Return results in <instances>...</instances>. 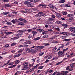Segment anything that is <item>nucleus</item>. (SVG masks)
<instances>
[{
    "label": "nucleus",
    "mask_w": 75,
    "mask_h": 75,
    "mask_svg": "<svg viewBox=\"0 0 75 75\" xmlns=\"http://www.w3.org/2000/svg\"><path fill=\"white\" fill-rule=\"evenodd\" d=\"M24 4L26 5H27L28 7H33V6L32 5V4L31 3V2L27 1H25L24 2Z\"/></svg>",
    "instance_id": "obj_1"
},
{
    "label": "nucleus",
    "mask_w": 75,
    "mask_h": 75,
    "mask_svg": "<svg viewBox=\"0 0 75 75\" xmlns=\"http://www.w3.org/2000/svg\"><path fill=\"white\" fill-rule=\"evenodd\" d=\"M58 57H64V54L62 51H60L58 53Z\"/></svg>",
    "instance_id": "obj_2"
},
{
    "label": "nucleus",
    "mask_w": 75,
    "mask_h": 75,
    "mask_svg": "<svg viewBox=\"0 0 75 75\" xmlns=\"http://www.w3.org/2000/svg\"><path fill=\"white\" fill-rule=\"evenodd\" d=\"M11 22H12L13 24H17V23H19V21H18L17 19H13L11 21Z\"/></svg>",
    "instance_id": "obj_3"
},
{
    "label": "nucleus",
    "mask_w": 75,
    "mask_h": 75,
    "mask_svg": "<svg viewBox=\"0 0 75 75\" xmlns=\"http://www.w3.org/2000/svg\"><path fill=\"white\" fill-rule=\"evenodd\" d=\"M39 66V64H37L36 66L33 67V68L32 69L30 70V72H32V71H34V69H35V68H37V67H38Z\"/></svg>",
    "instance_id": "obj_4"
},
{
    "label": "nucleus",
    "mask_w": 75,
    "mask_h": 75,
    "mask_svg": "<svg viewBox=\"0 0 75 75\" xmlns=\"http://www.w3.org/2000/svg\"><path fill=\"white\" fill-rule=\"evenodd\" d=\"M67 16V17H70V18H71V20L74 18L73 17H74V14H68Z\"/></svg>",
    "instance_id": "obj_5"
},
{
    "label": "nucleus",
    "mask_w": 75,
    "mask_h": 75,
    "mask_svg": "<svg viewBox=\"0 0 75 75\" xmlns=\"http://www.w3.org/2000/svg\"><path fill=\"white\" fill-rule=\"evenodd\" d=\"M25 11L26 13H31L32 12L31 10L29 9H26Z\"/></svg>",
    "instance_id": "obj_6"
},
{
    "label": "nucleus",
    "mask_w": 75,
    "mask_h": 75,
    "mask_svg": "<svg viewBox=\"0 0 75 75\" xmlns=\"http://www.w3.org/2000/svg\"><path fill=\"white\" fill-rule=\"evenodd\" d=\"M61 25L64 27V28H67L68 27V25L66 24H62Z\"/></svg>",
    "instance_id": "obj_7"
},
{
    "label": "nucleus",
    "mask_w": 75,
    "mask_h": 75,
    "mask_svg": "<svg viewBox=\"0 0 75 75\" xmlns=\"http://www.w3.org/2000/svg\"><path fill=\"white\" fill-rule=\"evenodd\" d=\"M38 14H40L39 16L40 17H42V16H44L45 14H44V13H43L42 12H39L38 13Z\"/></svg>",
    "instance_id": "obj_8"
},
{
    "label": "nucleus",
    "mask_w": 75,
    "mask_h": 75,
    "mask_svg": "<svg viewBox=\"0 0 75 75\" xmlns=\"http://www.w3.org/2000/svg\"><path fill=\"white\" fill-rule=\"evenodd\" d=\"M23 67L24 68V69L25 70H27V69H29V67H28V65L25 64V65Z\"/></svg>",
    "instance_id": "obj_9"
},
{
    "label": "nucleus",
    "mask_w": 75,
    "mask_h": 75,
    "mask_svg": "<svg viewBox=\"0 0 75 75\" xmlns=\"http://www.w3.org/2000/svg\"><path fill=\"white\" fill-rule=\"evenodd\" d=\"M56 15L57 17L59 18H60V17H61V14H60L59 13H56Z\"/></svg>",
    "instance_id": "obj_10"
},
{
    "label": "nucleus",
    "mask_w": 75,
    "mask_h": 75,
    "mask_svg": "<svg viewBox=\"0 0 75 75\" xmlns=\"http://www.w3.org/2000/svg\"><path fill=\"white\" fill-rule=\"evenodd\" d=\"M70 4H65V7H70L71 5Z\"/></svg>",
    "instance_id": "obj_11"
},
{
    "label": "nucleus",
    "mask_w": 75,
    "mask_h": 75,
    "mask_svg": "<svg viewBox=\"0 0 75 75\" xmlns=\"http://www.w3.org/2000/svg\"><path fill=\"white\" fill-rule=\"evenodd\" d=\"M4 6L6 7H11V5L8 4H5Z\"/></svg>",
    "instance_id": "obj_12"
},
{
    "label": "nucleus",
    "mask_w": 75,
    "mask_h": 75,
    "mask_svg": "<svg viewBox=\"0 0 75 75\" xmlns=\"http://www.w3.org/2000/svg\"><path fill=\"white\" fill-rule=\"evenodd\" d=\"M38 47L40 50H42L45 48V46H38Z\"/></svg>",
    "instance_id": "obj_13"
},
{
    "label": "nucleus",
    "mask_w": 75,
    "mask_h": 75,
    "mask_svg": "<svg viewBox=\"0 0 75 75\" xmlns=\"http://www.w3.org/2000/svg\"><path fill=\"white\" fill-rule=\"evenodd\" d=\"M42 37L43 38H48V37H49V35H45L43 36Z\"/></svg>",
    "instance_id": "obj_14"
},
{
    "label": "nucleus",
    "mask_w": 75,
    "mask_h": 75,
    "mask_svg": "<svg viewBox=\"0 0 75 75\" xmlns=\"http://www.w3.org/2000/svg\"><path fill=\"white\" fill-rule=\"evenodd\" d=\"M44 67L42 66H40L38 67V69H43V68H44Z\"/></svg>",
    "instance_id": "obj_15"
},
{
    "label": "nucleus",
    "mask_w": 75,
    "mask_h": 75,
    "mask_svg": "<svg viewBox=\"0 0 75 75\" xmlns=\"http://www.w3.org/2000/svg\"><path fill=\"white\" fill-rule=\"evenodd\" d=\"M49 7H50V8H52L53 9H54V6L51 5V4H50L48 5Z\"/></svg>",
    "instance_id": "obj_16"
},
{
    "label": "nucleus",
    "mask_w": 75,
    "mask_h": 75,
    "mask_svg": "<svg viewBox=\"0 0 75 75\" xmlns=\"http://www.w3.org/2000/svg\"><path fill=\"white\" fill-rule=\"evenodd\" d=\"M40 39V37H38L35 38L34 39H33V40H34L35 41H37V40H38Z\"/></svg>",
    "instance_id": "obj_17"
},
{
    "label": "nucleus",
    "mask_w": 75,
    "mask_h": 75,
    "mask_svg": "<svg viewBox=\"0 0 75 75\" xmlns=\"http://www.w3.org/2000/svg\"><path fill=\"white\" fill-rule=\"evenodd\" d=\"M37 30L38 31H39L40 33L44 31V30L42 29H37Z\"/></svg>",
    "instance_id": "obj_18"
},
{
    "label": "nucleus",
    "mask_w": 75,
    "mask_h": 75,
    "mask_svg": "<svg viewBox=\"0 0 75 75\" xmlns=\"http://www.w3.org/2000/svg\"><path fill=\"white\" fill-rule=\"evenodd\" d=\"M65 1V0H61L59 1V3H64Z\"/></svg>",
    "instance_id": "obj_19"
},
{
    "label": "nucleus",
    "mask_w": 75,
    "mask_h": 75,
    "mask_svg": "<svg viewBox=\"0 0 75 75\" xmlns=\"http://www.w3.org/2000/svg\"><path fill=\"white\" fill-rule=\"evenodd\" d=\"M8 17H11L12 18H13L14 17V16L13 15H8Z\"/></svg>",
    "instance_id": "obj_20"
},
{
    "label": "nucleus",
    "mask_w": 75,
    "mask_h": 75,
    "mask_svg": "<svg viewBox=\"0 0 75 75\" xmlns=\"http://www.w3.org/2000/svg\"><path fill=\"white\" fill-rule=\"evenodd\" d=\"M9 12H4L2 13V14L4 15H6V14H9Z\"/></svg>",
    "instance_id": "obj_21"
},
{
    "label": "nucleus",
    "mask_w": 75,
    "mask_h": 75,
    "mask_svg": "<svg viewBox=\"0 0 75 75\" xmlns=\"http://www.w3.org/2000/svg\"><path fill=\"white\" fill-rule=\"evenodd\" d=\"M18 37H14L13 38L11 39V40H16L17 39H18Z\"/></svg>",
    "instance_id": "obj_22"
},
{
    "label": "nucleus",
    "mask_w": 75,
    "mask_h": 75,
    "mask_svg": "<svg viewBox=\"0 0 75 75\" xmlns=\"http://www.w3.org/2000/svg\"><path fill=\"white\" fill-rule=\"evenodd\" d=\"M6 24L8 25H11L12 23L11 22H8L6 23Z\"/></svg>",
    "instance_id": "obj_23"
},
{
    "label": "nucleus",
    "mask_w": 75,
    "mask_h": 75,
    "mask_svg": "<svg viewBox=\"0 0 75 75\" xmlns=\"http://www.w3.org/2000/svg\"><path fill=\"white\" fill-rule=\"evenodd\" d=\"M18 25H24V23L23 22H19L18 23Z\"/></svg>",
    "instance_id": "obj_24"
},
{
    "label": "nucleus",
    "mask_w": 75,
    "mask_h": 75,
    "mask_svg": "<svg viewBox=\"0 0 75 75\" xmlns=\"http://www.w3.org/2000/svg\"><path fill=\"white\" fill-rule=\"evenodd\" d=\"M70 29V31L72 32V33H75V30H74L73 29H71V28H69Z\"/></svg>",
    "instance_id": "obj_25"
},
{
    "label": "nucleus",
    "mask_w": 75,
    "mask_h": 75,
    "mask_svg": "<svg viewBox=\"0 0 75 75\" xmlns=\"http://www.w3.org/2000/svg\"><path fill=\"white\" fill-rule=\"evenodd\" d=\"M57 49V46H55L54 47H52V50L53 51H55Z\"/></svg>",
    "instance_id": "obj_26"
},
{
    "label": "nucleus",
    "mask_w": 75,
    "mask_h": 75,
    "mask_svg": "<svg viewBox=\"0 0 75 75\" xmlns=\"http://www.w3.org/2000/svg\"><path fill=\"white\" fill-rule=\"evenodd\" d=\"M68 50V48H66L64 49H63V54L64 53V52H65L67 51V50Z\"/></svg>",
    "instance_id": "obj_27"
},
{
    "label": "nucleus",
    "mask_w": 75,
    "mask_h": 75,
    "mask_svg": "<svg viewBox=\"0 0 75 75\" xmlns=\"http://www.w3.org/2000/svg\"><path fill=\"white\" fill-rule=\"evenodd\" d=\"M55 30L57 31H58L59 32L60 31V29H59V28H55Z\"/></svg>",
    "instance_id": "obj_28"
},
{
    "label": "nucleus",
    "mask_w": 75,
    "mask_h": 75,
    "mask_svg": "<svg viewBox=\"0 0 75 75\" xmlns=\"http://www.w3.org/2000/svg\"><path fill=\"white\" fill-rule=\"evenodd\" d=\"M25 19H23V18H19L18 19V20H19V21H24L25 20Z\"/></svg>",
    "instance_id": "obj_29"
},
{
    "label": "nucleus",
    "mask_w": 75,
    "mask_h": 75,
    "mask_svg": "<svg viewBox=\"0 0 75 75\" xmlns=\"http://www.w3.org/2000/svg\"><path fill=\"white\" fill-rule=\"evenodd\" d=\"M21 55V54H17L16 55L14 56V58H16V57H18L19 56H20Z\"/></svg>",
    "instance_id": "obj_30"
},
{
    "label": "nucleus",
    "mask_w": 75,
    "mask_h": 75,
    "mask_svg": "<svg viewBox=\"0 0 75 75\" xmlns=\"http://www.w3.org/2000/svg\"><path fill=\"white\" fill-rule=\"evenodd\" d=\"M48 20L49 21H54V18H49L48 19Z\"/></svg>",
    "instance_id": "obj_31"
},
{
    "label": "nucleus",
    "mask_w": 75,
    "mask_h": 75,
    "mask_svg": "<svg viewBox=\"0 0 75 75\" xmlns=\"http://www.w3.org/2000/svg\"><path fill=\"white\" fill-rule=\"evenodd\" d=\"M32 33L33 34V36H34V35H36V34H37V33L34 31H33L32 32Z\"/></svg>",
    "instance_id": "obj_32"
},
{
    "label": "nucleus",
    "mask_w": 75,
    "mask_h": 75,
    "mask_svg": "<svg viewBox=\"0 0 75 75\" xmlns=\"http://www.w3.org/2000/svg\"><path fill=\"white\" fill-rule=\"evenodd\" d=\"M71 40V39H66L63 40V41H70Z\"/></svg>",
    "instance_id": "obj_33"
},
{
    "label": "nucleus",
    "mask_w": 75,
    "mask_h": 75,
    "mask_svg": "<svg viewBox=\"0 0 75 75\" xmlns=\"http://www.w3.org/2000/svg\"><path fill=\"white\" fill-rule=\"evenodd\" d=\"M62 62H63V61H61L60 62H58L56 64V65H59V64H62Z\"/></svg>",
    "instance_id": "obj_34"
},
{
    "label": "nucleus",
    "mask_w": 75,
    "mask_h": 75,
    "mask_svg": "<svg viewBox=\"0 0 75 75\" xmlns=\"http://www.w3.org/2000/svg\"><path fill=\"white\" fill-rule=\"evenodd\" d=\"M9 0H3V1L4 3H7V2H9Z\"/></svg>",
    "instance_id": "obj_35"
},
{
    "label": "nucleus",
    "mask_w": 75,
    "mask_h": 75,
    "mask_svg": "<svg viewBox=\"0 0 75 75\" xmlns=\"http://www.w3.org/2000/svg\"><path fill=\"white\" fill-rule=\"evenodd\" d=\"M44 53L43 52H40L39 53V56H42V55H44Z\"/></svg>",
    "instance_id": "obj_36"
},
{
    "label": "nucleus",
    "mask_w": 75,
    "mask_h": 75,
    "mask_svg": "<svg viewBox=\"0 0 75 75\" xmlns=\"http://www.w3.org/2000/svg\"><path fill=\"white\" fill-rule=\"evenodd\" d=\"M19 63V60H16V62L15 64L16 65H17V64H18Z\"/></svg>",
    "instance_id": "obj_37"
},
{
    "label": "nucleus",
    "mask_w": 75,
    "mask_h": 75,
    "mask_svg": "<svg viewBox=\"0 0 75 75\" xmlns=\"http://www.w3.org/2000/svg\"><path fill=\"white\" fill-rule=\"evenodd\" d=\"M16 45V43L13 42V43H12L11 44V47H12L13 46H14V45Z\"/></svg>",
    "instance_id": "obj_38"
},
{
    "label": "nucleus",
    "mask_w": 75,
    "mask_h": 75,
    "mask_svg": "<svg viewBox=\"0 0 75 75\" xmlns=\"http://www.w3.org/2000/svg\"><path fill=\"white\" fill-rule=\"evenodd\" d=\"M50 42H51V43H52V42H54V40L53 39H50Z\"/></svg>",
    "instance_id": "obj_39"
},
{
    "label": "nucleus",
    "mask_w": 75,
    "mask_h": 75,
    "mask_svg": "<svg viewBox=\"0 0 75 75\" xmlns=\"http://www.w3.org/2000/svg\"><path fill=\"white\" fill-rule=\"evenodd\" d=\"M25 43H25V44H31V41H28V42L27 43V42H25Z\"/></svg>",
    "instance_id": "obj_40"
},
{
    "label": "nucleus",
    "mask_w": 75,
    "mask_h": 75,
    "mask_svg": "<svg viewBox=\"0 0 75 75\" xmlns=\"http://www.w3.org/2000/svg\"><path fill=\"white\" fill-rule=\"evenodd\" d=\"M21 32H24V31H27V30H26V29H23L21 30Z\"/></svg>",
    "instance_id": "obj_41"
},
{
    "label": "nucleus",
    "mask_w": 75,
    "mask_h": 75,
    "mask_svg": "<svg viewBox=\"0 0 75 75\" xmlns=\"http://www.w3.org/2000/svg\"><path fill=\"white\" fill-rule=\"evenodd\" d=\"M70 67L71 68H74V64L73 63L71 64L70 65Z\"/></svg>",
    "instance_id": "obj_42"
},
{
    "label": "nucleus",
    "mask_w": 75,
    "mask_h": 75,
    "mask_svg": "<svg viewBox=\"0 0 75 75\" xmlns=\"http://www.w3.org/2000/svg\"><path fill=\"white\" fill-rule=\"evenodd\" d=\"M23 34V33L22 32H20L18 34V35H19L21 36Z\"/></svg>",
    "instance_id": "obj_43"
},
{
    "label": "nucleus",
    "mask_w": 75,
    "mask_h": 75,
    "mask_svg": "<svg viewBox=\"0 0 75 75\" xmlns=\"http://www.w3.org/2000/svg\"><path fill=\"white\" fill-rule=\"evenodd\" d=\"M23 51H24L23 50L21 49L18 52V53H21Z\"/></svg>",
    "instance_id": "obj_44"
},
{
    "label": "nucleus",
    "mask_w": 75,
    "mask_h": 75,
    "mask_svg": "<svg viewBox=\"0 0 75 75\" xmlns=\"http://www.w3.org/2000/svg\"><path fill=\"white\" fill-rule=\"evenodd\" d=\"M72 34V33H68V34H67V33H66L65 34V35H69V36L71 35V34Z\"/></svg>",
    "instance_id": "obj_45"
},
{
    "label": "nucleus",
    "mask_w": 75,
    "mask_h": 75,
    "mask_svg": "<svg viewBox=\"0 0 75 75\" xmlns=\"http://www.w3.org/2000/svg\"><path fill=\"white\" fill-rule=\"evenodd\" d=\"M10 61H11V59H10L6 63V65H7L9 63H10Z\"/></svg>",
    "instance_id": "obj_46"
},
{
    "label": "nucleus",
    "mask_w": 75,
    "mask_h": 75,
    "mask_svg": "<svg viewBox=\"0 0 75 75\" xmlns=\"http://www.w3.org/2000/svg\"><path fill=\"white\" fill-rule=\"evenodd\" d=\"M8 47H9V44H6L4 46V47H5L6 48H8Z\"/></svg>",
    "instance_id": "obj_47"
},
{
    "label": "nucleus",
    "mask_w": 75,
    "mask_h": 75,
    "mask_svg": "<svg viewBox=\"0 0 75 75\" xmlns=\"http://www.w3.org/2000/svg\"><path fill=\"white\" fill-rule=\"evenodd\" d=\"M52 58V56L50 55L48 56L47 58L48 59H51V58Z\"/></svg>",
    "instance_id": "obj_48"
},
{
    "label": "nucleus",
    "mask_w": 75,
    "mask_h": 75,
    "mask_svg": "<svg viewBox=\"0 0 75 75\" xmlns=\"http://www.w3.org/2000/svg\"><path fill=\"white\" fill-rule=\"evenodd\" d=\"M40 1V0H34V3H37Z\"/></svg>",
    "instance_id": "obj_49"
},
{
    "label": "nucleus",
    "mask_w": 75,
    "mask_h": 75,
    "mask_svg": "<svg viewBox=\"0 0 75 75\" xmlns=\"http://www.w3.org/2000/svg\"><path fill=\"white\" fill-rule=\"evenodd\" d=\"M42 7V8H45V7H46V5L43 3Z\"/></svg>",
    "instance_id": "obj_50"
},
{
    "label": "nucleus",
    "mask_w": 75,
    "mask_h": 75,
    "mask_svg": "<svg viewBox=\"0 0 75 75\" xmlns=\"http://www.w3.org/2000/svg\"><path fill=\"white\" fill-rule=\"evenodd\" d=\"M45 46H48L50 45V44L48 43H46L44 44Z\"/></svg>",
    "instance_id": "obj_51"
},
{
    "label": "nucleus",
    "mask_w": 75,
    "mask_h": 75,
    "mask_svg": "<svg viewBox=\"0 0 75 75\" xmlns=\"http://www.w3.org/2000/svg\"><path fill=\"white\" fill-rule=\"evenodd\" d=\"M65 4H63L60 5V6L61 7H65Z\"/></svg>",
    "instance_id": "obj_52"
},
{
    "label": "nucleus",
    "mask_w": 75,
    "mask_h": 75,
    "mask_svg": "<svg viewBox=\"0 0 75 75\" xmlns=\"http://www.w3.org/2000/svg\"><path fill=\"white\" fill-rule=\"evenodd\" d=\"M58 59V57H55L54 58H53V59L54 61H56L57 59Z\"/></svg>",
    "instance_id": "obj_53"
},
{
    "label": "nucleus",
    "mask_w": 75,
    "mask_h": 75,
    "mask_svg": "<svg viewBox=\"0 0 75 75\" xmlns=\"http://www.w3.org/2000/svg\"><path fill=\"white\" fill-rule=\"evenodd\" d=\"M60 34H65H65H67V32H63L62 33H60Z\"/></svg>",
    "instance_id": "obj_54"
},
{
    "label": "nucleus",
    "mask_w": 75,
    "mask_h": 75,
    "mask_svg": "<svg viewBox=\"0 0 75 75\" xmlns=\"http://www.w3.org/2000/svg\"><path fill=\"white\" fill-rule=\"evenodd\" d=\"M27 31H28V33H30L31 31H32V29H28L27 30Z\"/></svg>",
    "instance_id": "obj_55"
},
{
    "label": "nucleus",
    "mask_w": 75,
    "mask_h": 75,
    "mask_svg": "<svg viewBox=\"0 0 75 75\" xmlns=\"http://www.w3.org/2000/svg\"><path fill=\"white\" fill-rule=\"evenodd\" d=\"M6 22H7V21H2V24H4V23H6Z\"/></svg>",
    "instance_id": "obj_56"
},
{
    "label": "nucleus",
    "mask_w": 75,
    "mask_h": 75,
    "mask_svg": "<svg viewBox=\"0 0 75 75\" xmlns=\"http://www.w3.org/2000/svg\"><path fill=\"white\" fill-rule=\"evenodd\" d=\"M50 27L51 28H54V25H51Z\"/></svg>",
    "instance_id": "obj_57"
},
{
    "label": "nucleus",
    "mask_w": 75,
    "mask_h": 75,
    "mask_svg": "<svg viewBox=\"0 0 75 75\" xmlns=\"http://www.w3.org/2000/svg\"><path fill=\"white\" fill-rule=\"evenodd\" d=\"M7 35H6L5 36H3L2 37L3 38H7Z\"/></svg>",
    "instance_id": "obj_58"
},
{
    "label": "nucleus",
    "mask_w": 75,
    "mask_h": 75,
    "mask_svg": "<svg viewBox=\"0 0 75 75\" xmlns=\"http://www.w3.org/2000/svg\"><path fill=\"white\" fill-rule=\"evenodd\" d=\"M49 62V60H48L47 59H46V61L44 62V63H45L46 64L48 62Z\"/></svg>",
    "instance_id": "obj_59"
},
{
    "label": "nucleus",
    "mask_w": 75,
    "mask_h": 75,
    "mask_svg": "<svg viewBox=\"0 0 75 75\" xmlns=\"http://www.w3.org/2000/svg\"><path fill=\"white\" fill-rule=\"evenodd\" d=\"M67 14V12L65 11L63 13V15H66Z\"/></svg>",
    "instance_id": "obj_60"
},
{
    "label": "nucleus",
    "mask_w": 75,
    "mask_h": 75,
    "mask_svg": "<svg viewBox=\"0 0 75 75\" xmlns=\"http://www.w3.org/2000/svg\"><path fill=\"white\" fill-rule=\"evenodd\" d=\"M57 71H56L53 74H52V75H55L56 74H57Z\"/></svg>",
    "instance_id": "obj_61"
},
{
    "label": "nucleus",
    "mask_w": 75,
    "mask_h": 75,
    "mask_svg": "<svg viewBox=\"0 0 75 75\" xmlns=\"http://www.w3.org/2000/svg\"><path fill=\"white\" fill-rule=\"evenodd\" d=\"M14 3L15 4H18V2L17 1H14Z\"/></svg>",
    "instance_id": "obj_62"
},
{
    "label": "nucleus",
    "mask_w": 75,
    "mask_h": 75,
    "mask_svg": "<svg viewBox=\"0 0 75 75\" xmlns=\"http://www.w3.org/2000/svg\"><path fill=\"white\" fill-rule=\"evenodd\" d=\"M71 35H72V36H73L74 37H75V34L71 33Z\"/></svg>",
    "instance_id": "obj_63"
},
{
    "label": "nucleus",
    "mask_w": 75,
    "mask_h": 75,
    "mask_svg": "<svg viewBox=\"0 0 75 75\" xmlns=\"http://www.w3.org/2000/svg\"><path fill=\"white\" fill-rule=\"evenodd\" d=\"M69 69V66H68L66 68V70H68Z\"/></svg>",
    "instance_id": "obj_64"
}]
</instances>
